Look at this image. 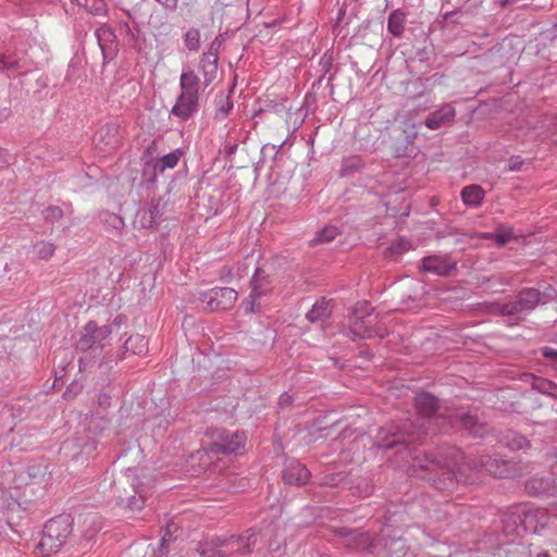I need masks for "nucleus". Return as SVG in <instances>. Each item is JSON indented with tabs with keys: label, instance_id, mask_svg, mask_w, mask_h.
Returning a JSON list of instances; mask_svg holds the SVG:
<instances>
[{
	"label": "nucleus",
	"instance_id": "423d86ee",
	"mask_svg": "<svg viewBox=\"0 0 557 557\" xmlns=\"http://www.w3.org/2000/svg\"><path fill=\"white\" fill-rule=\"evenodd\" d=\"M507 522H512V532L519 533V529L527 533H537L545 527V512L529 504H520L509 509L506 515Z\"/></svg>",
	"mask_w": 557,
	"mask_h": 557
},
{
	"label": "nucleus",
	"instance_id": "c03bdc74",
	"mask_svg": "<svg viewBox=\"0 0 557 557\" xmlns=\"http://www.w3.org/2000/svg\"><path fill=\"white\" fill-rule=\"evenodd\" d=\"M91 4H89V0H86V8L88 11L95 15H101L106 13V3L101 0H91Z\"/></svg>",
	"mask_w": 557,
	"mask_h": 557
},
{
	"label": "nucleus",
	"instance_id": "2f4dec72",
	"mask_svg": "<svg viewBox=\"0 0 557 557\" xmlns=\"http://www.w3.org/2000/svg\"><path fill=\"white\" fill-rule=\"evenodd\" d=\"M251 290L255 288V285L259 286V290L261 292V297L267 295L270 290V281L269 276L264 273V271L260 268L255 270L253 276L250 282Z\"/></svg>",
	"mask_w": 557,
	"mask_h": 557
},
{
	"label": "nucleus",
	"instance_id": "4be33fe9",
	"mask_svg": "<svg viewBox=\"0 0 557 557\" xmlns=\"http://www.w3.org/2000/svg\"><path fill=\"white\" fill-rule=\"evenodd\" d=\"M219 58L214 52H205L200 59V72L205 86H209L216 77Z\"/></svg>",
	"mask_w": 557,
	"mask_h": 557
},
{
	"label": "nucleus",
	"instance_id": "4468645a",
	"mask_svg": "<svg viewBox=\"0 0 557 557\" xmlns=\"http://www.w3.org/2000/svg\"><path fill=\"white\" fill-rule=\"evenodd\" d=\"M420 269L435 275L447 276L456 269V265L446 257L429 256L422 259Z\"/></svg>",
	"mask_w": 557,
	"mask_h": 557
},
{
	"label": "nucleus",
	"instance_id": "7ed1b4c3",
	"mask_svg": "<svg viewBox=\"0 0 557 557\" xmlns=\"http://www.w3.org/2000/svg\"><path fill=\"white\" fill-rule=\"evenodd\" d=\"M50 481V472L44 463H32L15 471L13 478L14 487L22 490L25 502L41 498Z\"/></svg>",
	"mask_w": 557,
	"mask_h": 557
},
{
	"label": "nucleus",
	"instance_id": "c756f323",
	"mask_svg": "<svg viewBox=\"0 0 557 557\" xmlns=\"http://www.w3.org/2000/svg\"><path fill=\"white\" fill-rule=\"evenodd\" d=\"M183 156V151L181 149H175L166 154H164L162 158L158 159L154 169L159 172H164L168 169H174L180 159Z\"/></svg>",
	"mask_w": 557,
	"mask_h": 557
},
{
	"label": "nucleus",
	"instance_id": "39448f33",
	"mask_svg": "<svg viewBox=\"0 0 557 557\" xmlns=\"http://www.w3.org/2000/svg\"><path fill=\"white\" fill-rule=\"evenodd\" d=\"M73 520L69 515L50 519L44 527L38 547L45 554L55 553L62 547L72 533Z\"/></svg>",
	"mask_w": 557,
	"mask_h": 557
},
{
	"label": "nucleus",
	"instance_id": "e433bc0d",
	"mask_svg": "<svg viewBox=\"0 0 557 557\" xmlns=\"http://www.w3.org/2000/svg\"><path fill=\"white\" fill-rule=\"evenodd\" d=\"M488 237L493 238L498 247H502L512 238V230L511 227L500 225L496 228L495 233L490 234Z\"/></svg>",
	"mask_w": 557,
	"mask_h": 557
},
{
	"label": "nucleus",
	"instance_id": "680f3d73",
	"mask_svg": "<svg viewBox=\"0 0 557 557\" xmlns=\"http://www.w3.org/2000/svg\"><path fill=\"white\" fill-rule=\"evenodd\" d=\"M69 393H70V388H67V391H66V392H64V396H67V395H69Z\"/></svg>",
	"mask_w": 557,
	"mask_h": 557
},
{
	"label": "nucleus",
	"instance_id": "e2e57ef3",
	"mask_svg": "<svg viewBox=\"0 0 557 557\" xmlns=\"http://www.w3.org/2000/svg\"><path fill=\"white\" fill-rule=\"evenodd\" d=\"M502 3H503V4L508 3V0H502Z\"/></svg>",
	"mask_w": 557,
	"mask_h": 557
},
{
	"label": "nucleus",
	"instance_id": "9d476101",
	"mask_svg": "<svg viewBox=\"0 0 557 557\" xmlns=\"http://www.w3.org/2000/svg\"><path fill=\"white\" fill-rule=\"evenodd\" d=\"M116 493V504L131 511L140 510L146 504L143 487L134 482L128 484V488L117 486Z\"/></svg>",
	"mask_w": 557,
	"mask_h": 557
},
{
	"label": "nucleus",
	"instance_id": "6e6d98bb",
	"mask_svg": "<svg viewBox=\"0 0 557 557\" xmlns=\"http://www.w3.org/2000/svg\"><path fill=\"white\" fill-rule=\"evenodd\" d=\"M129 473H132V470H128V473L126 474V479H127V482H126V483H127V485H128L131 482H134V483H135V480L131 478L132 475H131Z\"/></svg>",
	"mask_w": 557,
	"mask_h": 557
},
{
	"label": "nucleus",
	"instance_id": "8fccbe9b",
	"mask_svg": "<svg viewBox=\"0 0 557 557\" xmlns=\"http://www.w3.org/2000/svg\"><path fill=\"white\" fill-rule=\"evenodd\" d=\"M11 115V110L8 107L0 108V122L5 121Z\"/></svg>",
	"mask_w": 557,
	"mask_h": 557
},
{
	"label": "nucleus",
	"instance_id": "4d7b16f0",
	"mask_svg": "<svg viewBox=\"0 0 557 557\" xmlns=\"http://www.w3.org/2000/svg\"><path fill=\"white\" fill-rule=\"evenodd\" d=\"M86 369V364L83 359H79V371H84Z\"/></svg>",
	"mask_w": 557,
	"mask_h": 557
},
{
	"label": "nucleus",
	"instance_id": "3c124183",
	"mask_svg": "<svg viewBox=\"0 0 557 557\" xmlns=\"http://www.w3.org/2000/svg\"><path fill=\"white\" fill-rule=\"evenodd\" d=\"M8 163L7 153L0 148V168Z\"/></svg>",
	"mask_w": 557,
	"mask_h": 557
},
{
	"label": "nucleus",
	"instance_id": "603ef678",
	"mask_svg": "<svg viewBox=\"0 0 557 557\" xmlns=\"http://www.w3.org/2000/svg\"><path fill=\"white\" fill-rule=\"evenodd\" d=\"M548 513L557 519V504L552 505L548 509Z\"/></svg>",
	"mask_w": 557,
	"mask_h": 557
},
{
	"label": "nucleus",
	"instance_id": "72a5a7b5",
	"mask_svg": "<svg viewBox=\"0 0 557 557\" xmlns=\"http://www.w3.org/2000/svg\"><path fill=\"white\" fill-rule=\"evenodd\" d=\"M338 234L339 231L336 226H325L317 233L315 237L311 240V244L315 245L332 242Z\"/></svg>",
	"mask_w": 557,
	"mask_h": 557
},
{
	"label": "nucleus",
	"instance_id": "7c9ffc66",
	"mask_svg": "<svg viewBox=\"0 0 557 557\" xmlns=\"http://www.w3.org/2000/svg\"><path fill=\"white\" fill-rule=\"evenodd\" d=\"M363 164V160L358 156L346 157L342 161L339 175L343 177L350 176L362 169Z\"/></svg>",
	"mask_w": 557,
	"mask_h": 557
},
{
	"label": "nucleus",
	"instance_id": "0eeeda50",
	"mask_svg": "<svg viewBox=\"0 0 557 557\" xmlns=\"http://www.w3.org/2000/svg\"><path fill=\"white\" fill-rule=\"evenodd\" d=\"M212 436L215 441L211 444L209 451L211 454L232 455L238 454L244 449L246 435L244 432H230L226 430H214Z\"/></svg>",
	"mask_w": 557,
	"mask_h": 557
},
{
	"label": "nucleus",
	"instance_id": "a18cd8bd",
	"mask_svg": "<svg viewBox=\"0 0 557 557\" xmlns=\"http://www.w3.org/2000/svg\"><path fill=\"white\" fill-rule=\"evenodd\" d=\"M524 160L520 156H512L507 163L506 171L519 172L523 169Z\"/></svg>",
	"mask_w": 557,
	"mask_h": 557
},
{
	"label": "nucleus",
	"instance_id": "09e8293b",
	"mask_svg": "<svg viewBox=\"0 0 557 557\" xmlns=\"http://www.w3.org/2000/svg\"><path fill=\"white\" fill-rule=\"evenodd\" d=\"M220 45H221V42H220L219 38H215V39L211 42L210 48H209V50H208L207 52H214V54L219 58V48H220Z\"/></svg>",
	"mask_w": 557,
	"mask_h": 557
},
{
	"label": "nucleus",
	"instance_id": "ea45409f",
	"mask_svg": "<svg viewBox=\"0 0 557 557\" xmlns=\"http://www.w3.org/2000/svg\"><path fill=\"white\" fill-rule=\"evenodd\" d=\"M184 42L188 50L197 51L200 48V32L196 28H190L185 33Z\"/></svg>",
	"mask_w": 557,
	"mask_h": 557
},
{
	"label": "nucleus",
	"instance_id": "20e7f679",
	"mask_svg": "<svg viewBox=\"0 0 557 557\" xmlns=\"http://www.w3.org/2000/svg\"><path fill=\"white\" fill-rule=\"evenodd\" d=\"M555 295L550 287L547 292L540 293L535 288L521 290L516 299L506 304H493L491 311L500 315L515 317L517 319L530 313L539 304H546Z\"/></svg>",
	"mask_w": 557,
	"mask_h": 557
},
{
	"label": "nucleus",
	"instance_id": "bb28decb",
	"mask_svg": "<svg viewBox=\"0 0 557 557\" xmlns=\"http://www.w3.org/2000/svg\"><path fill=\"white\" fill-rule=\"evenodd\" d=\"M332 310L330 302L325 299L318 300L312 308L307 312L306 318L311 322H324L330 318Z\"/></svg>",
	"mask_w": 557,
	"mask_h": 557
},
{
	"label": "nucleus",
	"instance_id": "49530a36",
	"mask_svg": "<svg viewBox=\"0 0 557 557\" xmlns=\"http://www.w3.org/2000/svg\"><path fill=\"white\" fill-rule=\"evenodd\" d=\"M542 355L547 359H557V350L552 347H544L542 349Z\"/></svg>",
	"mask_w": 557,
	"mask_h": 557
},
{
	"label": "nucleus",
	"instance_id": "9b49d317",
	"mask_svg": "<svg viewBox=\"0 0 557 557\" xmlns=\"http://www.w3.org/2000/svg\"><path fill=\"white\" fill-rule=\"evenodd\" d=\"M99 48L102 53L103 62H110L117 53L116 36L113 29L107 25H101L95 30Z\"/></svg>",
	"mask_w": 557,
	"mask_h": 557
},
{
	"label": "nucleus",
	"instance_id": "052dcab7",
	"mask_svg": "<svg viewBox=\"0 0 557 557\" xmlns=\"http://www.w3.org/2000/svg\"><path fill=\"white\" fill-rule=\"evenodd\" d=\"M536 492H537V493H541V492H547V488H546V487H543V488H541V490H539V491H536Z\"/></svg>",
	"mask_w": 557,
	"mask_h": 557
},
{
	"label": "nucleus",
	"instance_id": "bf43d9fd",
	"mask_svg": "<svg viewBox=\"0 0 557 557\" xmlns=\"http://www.w3.org/2000/svg\"><path fill=\"white\" fill-rule=\"evenodd\" d=\"M534 482H535L534 480H532L531 482H529V483L527 484V488H530V490H531V488H532V485H533V483H534Z\"/></svg>",
	"mask_w": 557,
	"mask_h": 557
},
{
	"label": "nucleus",
	"instance_id": "6e6552de",
	"mask_svg": "<svg viewBox=\"0 0 557 557\" xmlns=\"http://www.w3.org/2000/svg\"><path fill=\"white\" fill-rule=\"evenodd\" d=\"M199 300L209 311L230 310L237 300V292L231 287H214L199 294Z\"/></svg>",
	"mask_w": 557,
	"mask_h": 557
},
{
	"label": "nucleus",
	"instance_id": "a878e982",
	"mask_svg": "<svg viewBox=\"0 0 557 557\" xmlns=\"http://www.w3.org/2000/svg\"><path fill=\"white\" fill-rule=\"evenodd\" d=\"M214 120L219 122H223L230 112L233 110V100L230 95H226L224 92H220L216 95L214 99Z\"/></svg>",
	"mask_w": 557,
	"mask_h": 557
},
{
	"label": "nucleus",
	"instance_id": "f8f14e48",
	"mask_svg": "<svg viewBox=\"0 0 557 557\" xmlns=\"http://www.w3.org/2000/svg\"><path fill=\"white\" fill-rule=\"evenodd\" d=\"M95 143L98 149L103 152L110 153L115 150L121 143L119 126L115 124L102 126L95 137Z\"/></svg>",
	"mask_w": 557,
	"mask_h": 557
},
{
	"label": "nucleus",
	"instance_id": "393cba45",
	"mask_svg": "<svg viewBox=\"0 0 557 557\" xmlns=\"http://www.w3.org/2000/svg\"><path fill=\"white\" fill-rule=\"evenodd\" d=\"M461 199L468 207L478 208L481 206L485 191L480 185H469L461 189Z\"/></svg>",
	"mask_w": 557,
	"mask_h": 557
},
{
	"label": "nucleus",
	"instance_id": "f704fd0d",
	"mask_svg": "<svg viewBox=\"0 0 557 557\" xmlns=\"http://www.w3.org/2000/svg\"><path fill=\"white\" fill-rule=\"evenodd\" d=\"M258 288L259 286L255 285V288L251 290L249 297L242 304L244 310L247 313H255L260 310V306L257 304V300L261 298V292Z\"/></svg>",
	"mask_w": 557,
	"mask_h": 557
},
{
	"label": "nucleus",
	"instance_id": "b1692460",
	"mask_svg": "<svg viewBox=\"0 0 557 557\" xmlns=\"http://www.w3.org/2000/svg\"><path fill=\"white\" fill-rule=\"evenodd\" d=\"M79 523L83 536L87 542H90L102 528L100 517L95 512L84 516L83 519L79 520Z\"/></svg>",
	"mask_w": 557,
	"mask_h": 557
},
{
	"label": "nucleus",
	"instance_id": "13d9d810",
	"mask_svg": "<svg viewBox=\"0 0 557 557\" xmlns=\"http://www.w3.org/2000/svg\"><path fill=\"white\" fill-rule=\"evenodd\" d=\"M536 557H549L547 553H539Z\"/></svg>",
	"mask_w": 557,
	"mask_h": 557
},
{
	"label": "nucleus",
	"instance_id": "dca6fc26",
	"mask_svg": "<svg viewBox=\"0 0 557 557\" xmlns=\"http://www.w3.org/2000/svg\"><path fill=\"white\" fill-rule=\"evenodd\" d=\"M310 479V471L298 460H289L283 470V480L290 485H304Z\"/></svg>",
	"mask_w": 557,
	"mask_h": 557
},
{
	"label": "nucleus",
	"instance_id": "1a4fd4ad",
	"mask_svg": "<svg viewBox=\"0 0 557 557\" xmlns=\"http://www.w3.org/2000/svg\"><path fill=\"white\" fill-rule=\"evenodd\" d=\"M112 333L111 326H98L96 322L89 321L83 329L76 348L82 351L94 348H102L103 341Z\"/></svg>",
	"mask_w": 557,
	"mask_h": 557
},
{
	"label": "nucleus",
	"instance_id": "0e129e2a",
	"mask_svg": "<svg viewBox=\"0 0 557 557\" xmlns=\"http://www.w3.org/2000/svg\"><path fill=\"white\" fill-rule=\"evenodd\" d=\"M502 3H503V4L508 3V0H502Z\"/></svg>",
	"mask_w": 557,
	"mask_h": 557
},
{
	"label": "nucleus",
	"instance_id": "cd10ccee",
	"mask_svg": "<svg viewBox=\"0 0 557 557\" xmlns=\"http://www.w3.org/2000/svg\"><path fill=\"white\" fill-rule=\"evenodd\" d=\"M406 14L400 10L391 12L387 18V29L395 37H401L405 32Z\"/></svg>",
	"mask_w": 557,
	"mask_h": 557
},
{
	"label": "nucleus",
	"instance_id": "412c9836",
	"mask_svg": "<svg viewBox=\"0 0 557 557\" xmlns=\"http://www.w3.org/2000/svg\"><path fill=\"white\" fill-rule=\"evenodd\" d=\"M159 216V203L151 201L147 207L137 211L135 215V223L143 228H149L158 223Z\"/></svg>",
	"mask_w": 557,
	"mask_h": 557
},
{
	"label": "nucleus",
	"instance_id": "79ce46f5",
	"mask_svg": "<svg viewBox=\"0 0 557 557\" xmlns=\"http://www.w3.org/2000/svg\"><path fill=\"white\" fill-rule=\"evenodd\" d=\"M455 419L460 423L462 428L469 431H472L473 428L478 424V417L467 412L456 414Z\"/></svg>",
	"mask_w": 557,
	"mask_h": 557
},
{
	"label": "nucleus",
	"instance_id": "5701e85b",
	"mask_svg": "<svg viewBox=\"0 0 557 557\" xmlns=\"http://www.w3.org/2000/svg\"><path fill=\"white\" fill-rule=\"evenodd\" d=\"M467 465L475 470H483L495 476H503L505 471L502 469L504 465L499 460L491 456L482 455L478 461H468Z\"/></svg>",
	"mask_w": 557,
	"mask_h": 557
},
{
	"label": "nucleus",
	"instance_id": "c9c22d12",
	"mask_svg": "<svg viewBox=\"0 0 557 557\" xmlns=\"http://www.w3.org/2000/svg\"><path fill=\"white\" fill-rule=\"evenodd\" d=\"M101 222L107 228L117 232L124 227V220L120 215L111 212H103L101 214Z\"/></svg>",
	"mask_w": 557,
	"mask_h": 557
},
{
	"label": "nucleus",
	"instance_id": "c85d7f7f",
	"mask_svg": "<svg viewBox=\"0 0 557 557\" xmlns=\"http://www.w3.org/2000/svg\"><path fill=\"white\" fill-rule=\"evenodd\" d=\"M124 346L127 351L138 356L145 355L148 351V341L139 334L129 336Z\"/></svg>",
	"mask_w": 557,
	"mask_h": 557
},
{
	"label": "nucleus",
	"instance_id": "a211bd4d",
	"mask_svg": "<svg viewBox=\"0 0 557 557\" xmlns=\"http://www.w3.org/2000/svg\"><path fill=\"white\" fill-rule=\"evenodd\" d=\"M201 81L191 69H184L180 77V92L197 99L200 98Z\"/></svg>",
	"mask_w": 557,
	"mask_h": 557
},
{
	"label": "nucleus",
	"instance_id": "473e14b6",
	"mask_svg": "<svg viewBox=\"0 0 557 557\" xmlns=\"http://www.w3.org/2000/svg\"><path fill=\"white\" fill-rule=\"evenodd\" d=\"M532 387L541 394L557 398V385L552 381L536 377L532 383Z\"/></svg>",
	"mask_w": 557,
	"mask_h": 557
},
{
	"label": "nucleus",
	"instance_id": "37998d69",
	"mask_svg": "<svg viewBox=\"0 0 557 557\" xmlns=\"http://www.w3.org/2000/svg\"><path fill=\"white\" fill-rule=\"evenodd\" d=\"M63 216V211L59 207H49L44 211V218L48 222L59 221Z\"/></svg>",
	"mask_w": 557,
	"mask_h": 557
},
{
	"label": "nucleus",
	"instance_id": "864d4df0",
	"mask_svg": "<svg viewBox=\"0 0 557 557\" xmlns=\"http://www.w3.org/2000/svg\"><path fill=\"white\" fill-rule=\"evenodd\" d=\"M108 399H109V396H107V395L100 396L99 397L100 405H108Z\"/></svg>",
	"mask_w": 557,
	"mask_h": 557
},
{
	"label": "nucleus",
	"instance_id": "de8ad7c7",
	"mask_svg": "<svg viewBox=\"0 0 557 557\" xmlns=\"http://www.w3.org/2000/svg\"><path fill=\"white\" fill-rule=\"evenodd\" d=\"M278 403H280L281 407L289 406L292 404V396L288 395L287 393H283L280 396V401Z\"/></svg>",
	"mask_w": 557,
	"mask_h": 557
},
{
	"label": "nucleus",
	"instance_id": "f03ea898",
	"mask_svg": "<svg viewBox=\"0 0 557 557\" xmlns=\"http://www.w3.org/2000/svg\"><path fill=\"white\" fill-rule=\"evenodd\" d=\"M255 543L252 532L239 536H210L198 543L197 552L201 557H228L235 553H249Z\"/></svg>",
	"mask_w": 557,
	"mask_h": 557
},
{
	"label": "nucleus",
	"instance_id": "f257e3e1",
	"mask_svg": "<svg viewBox=\"0 0 557 557\" xmlns=\"http://www.w3.org/2000/svg\"><path fill=\"white\" fill-rule=\"evenodd\" d=\"M412 428V424L408 426L405 425L404 431L399 434H393V436L396 438L393 441H386L382 445V448L392 449L398 444H405L406 449L409 451V455L412 458L411 466L413 468L428 471H434L436 468H447L450 469V471L447 472L449 480H451V476H455L457 481L468 482V479L462 478V468L465 462H459V459L463 460V456L459 450L451 449L450 456L454 458L451 460L448 459L447 456L435 457L433 455H425L424 459H421L418 453L412 450L409 445L412 442L419 440L422 434L426 433L429 426H425L423 422L416 431L411 430Z\"/></svg>",
	"mask_w": 557,
	"mask_h": 557
},
{
	"label": "nucleus",
	"instance_id": "2eb2a0df",
	"mask_svg": "<svg viewBox=\"0 0 557 557\" xmlns=\"http://www.w3.org/2000/svg\"><path fill=\"white\" fill-rule=\"evenodd\" d=\"M199 110V101L180 92L176 102L171 109V114L181 122L191 119Z\"/></svg>",
	"mask_w": 557,
	"mask_h": 557
},
{
	"label": "nucleus",
	"instance_id": "f3484780",
	"mask_svg": "<svg viewBox=\"0 0 557 557\" xmlns=\"http://www.w3.org/2000/svg\"><path fill=\"white\" fill-rule=\"evenodd\" d=\"M456 116V110L450 103L442 106L438 110L429 114L425 119V126L429 129H438L454 121Z\"/></svg>",
	"mask_w": 557,
	"mask_h": 557
},
{
	"label": "nucleus",
	"instance_id": "aec40b11",
	"mask_svg": "<svg viewBox=\"0 0 557 557\" xmlns=\"http://www.w3.org/2000/svg\"><path fill=\"white\" fill-rule=\"evenodd\" d=\"M414 405L421 418L429 419L430 423L438 409V399L430 393H421L416 396Z\"/></svg>",
	"mask_w": 557,
	"mask_h": 557
},
{
	"label": "nucleus",
	"instance_id": "ddd939ff",
	"mask_svg": "<svg viewBox=\"0 0 557 557\" xmlns=\"http://www.w3.org/2000/svg\"><path fill=\"white\" fill-rule=\"evenodd\" d=\"M372 308L367 301L358 302L354 310V321L351 332L361 338H370L374 335V331L364 326V318L371 314Z\"/></svg>",
	"mask_w": 557,
	"mask_h": 557
},
{
	"label": "nucleus",
	"instance_id": "6ab92c4d",
	"mask_svg": "<svg viewBox=\"0 0 557 557\" xmlns=\"http://www.w3.org/2000/svg\"><path fill=\"white\" fill-rule=\"evenodd\" d=\"M28 67L26 61L21 59L16 53H0V74L11 77L15 74L26 73Z\"/></svg>",
	"mask_w": 557,
	"mask_h": 557
},
{
	"label": "nucleus",
	"instance_id": "58836bf2",
	"mask_svg": "<svg viewBox=\"0 0 557 557\" xmlns=\"http://www.w3.org/2000/svg\"><path fill=\"white\" fill-rule=\"evenodd\" d=\"M506 444L512 450L524 449V448L529 447V445H530V443L525 436L515 433V432H509L506 435Z\"/></svg>",
	"mask_w": 557,
	"mask_h": 557
},
{
	"label": "nucleus",
	"instance_id": "5fc2aeb1",
	"mask_svg": "<svg viewBox=\"0 0 557 557\" xmlns=\"http://www.w3.org/2000/svg\"><path fill=\"white\" fill-rule=\"evenodd\" d=\"M166 541H168L166 535H163L162 539L160 540V549L161 550L165 547Z\"/></svg>",
	"mask_w": 557,
	"mask_h": 557
},
{
	"label": "nucleus",
	"instance_id": "a19ab883",
	"mask_svg": "<svg viewBox=\"0 0 557 557\" xmlns=\"http://www.w3.org/2000/svg\"><path fill=\"white\" fill-rule=\"evenodd\" d=\"M34 250L38 258L47 260L53 256L55 247L52 243L42 240L34 245Z\"/></svg>",
	"mask_w": 557,
	"mask_h": 557
},
{
	"label": "nucleus",
	"instance_id": "4c0bfd02",
	"mask_svg": "<svg viewBox=\"0 0 557 557\" xmlns=\"http://www.w3.org/2000/svg\"><path fill=\"white\" fill-rule=\"evenodd\" d=\"M412 249V244L409 239L400 237L394 240L387 248L391 256H400Z\"/></svg>",
	"mask_w": 557,
	"mask_h": 557
}]
</instances>
